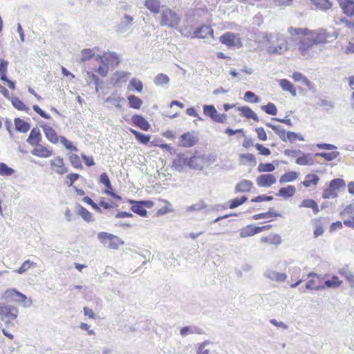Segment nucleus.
<instances>
[{"instance_id":"obj_1","label":"nucleus","mask_w":354,"mask_h":354,"mask_svg":"<svg viewBox=\"0 0 354 354\" xmlns=\"http://www.w3.org/2000/svg\"><path fill=\"white\" fill-rule=\"evenodd\" d=\"M263 39L268 42V53L270 54L281 55L288 50V44L282 35L266 33Z\"/></svg>"},{"instance_id":"obj_2","label":"nucleus","mask_w":354,"mask_h":354,"mask_svg":"<svg viewBox=\"0 0 354 354\" xmlns=\"http://www.w3.org/2000/svg\"><path fill=\"white\" fill-rule=\"evenodd\" d=\"M19 309L12 305L0 304V319L4 322L8 328L15 327L12 321L17 318Z\"/></svg>"},{"instance_id":"obj_3","label":"nucleus","mask_w":354,"mask_h":354,"mask_svg":"<svg viewBox=\"0 0 354 354\" xmlns=\"http://www.w3.org/2000/svg\"><path fill=\"white\" fill-rule=\"evenodd\" d=\"M180 22V17L173 10L165 8L160 14V24L162 26L176 28Z\"/></svg>"},{"instance_id":"obj_4","label":"nucleus","mask_w":354,"mask_h":354,"mask_svg":"<svg viewBox=\"0 0 354 354\" xmlns=\"http://www.w3.org/2000/svg\"><path fill=\"white\" fill-rule=\"evenodd\" d=\"M313 37L317 44H323L333 41L338 37V33L335 30H328L326 29H319L309 31Z\"/></svg>"},{"instance_id":"obj_5","label":"nucleus","mask_w":354,"mask_h":354,"mask_svg":"<svg viewBox=\"0 0 354 354\" xmlns=\"http://www.w3.org/2000/svg\"><path fill=\"white\" fill-rule=\"evenodd\" d=\"M97 238L105 248L111 250H118L124 243L118 236L105 232L98 233Z\"/></svg>"},{"instance_id":"obj_6","label":"nucleus","mask_w":354,"mask_h":354,"mask_svg":"<svg viewBox=\"0 0 354 354\" xmlns=\"http://www.w3.org/2000/svg\"><path fill=\"white\" fill-rule=\"evenodd\" d=\"M345 187L346 183L343 179H333L330 181L328 187L324 191L322 197L324 198H334L337 197L338 191Z\"/></svg>"},{"instance_id":"obj_7","label":"nucleus","mask_w":354,"mask_h":354,"mask_svg":"<svg viewBox=\"0 0 354 354\" xmlns=\"http://www.w3.org/2000/svg\"><path fill=\"white\" fill-rule=\"evenodd\" d=\"M219 41L221 44L226 45L228 47H236L241 48L243 46V42L240 35L232 32H227L223 34Z\"/></svg>"},{"instance_id":"obj_8","label":"nucleus","mask_w":354,"mask_h":354,"mask_svg":"<svg viewBox=\"0 0 354 354\" xmlns=\"http://www.w3.org/2000/svg\"><path fill=\"white\" fill-rule=\"evenodd\" d=\"M308 278L310 279L306 283V288L308 290H319L325 289L323 284L324 278L317 273L310 272L308 274Z\"/></svg>"},{"instance_id":"obj_9","label":"nucleus","mask_w":354,"mask_h":354,"mask_svg":"<svg viewBox=\"0 0 354 354\" xmlns=\"http://www.w3.org/2000/svg\"><path fill=\"white\" fill-rule=\"evenodd\" d=\"M203 113L210 118L213 121L218 123H224L227 120V115L218 113L213 105L205 104L203 106Z\"/></svg>"},{"instance_id":"obj_10","label":"nucleus","mask_w":354,"mask_h":354,"mask_svg":"<svg viewBox=\"0 0 354 354\" xmlns=\"http://www.w3.org/2000/svg\"><path fill=\"white\" fill-rule=\"evenodd\" d=\"M316 45H317V43H315L313 37H312V35L309 32L308 34L300 41L299 50L302 55L305 56L308 54Z\"/></svg>"},{"instance_id":"obj_11","label":"nucleus","mask_w":354,"mask_h":354,"mask_svg":"<svg viewBox=\"0 0 354 354\" xmlns=\"http://www.w3.org/2000/svg\"><path fill=\"white\" fill-rule=\"evenodd\" d=\"M134 19L133 17L125 14L120 19V23L116 26L115 30L118 32L127 31L132 26Z\"/></svg>"},{"instance_id":"obj_12","label":"nucleus","mask_w":354,"mask_h":354,"mask_svg":"<svg viewBox=\"0 0 354 354\" xmlns=\"http://www.w3.org/2000/svg\"><path fill=\"white\" fill-rule=\"evenodd\" d=\"M276 178L272 174H261L257 178V184L259 187H268L276 183Z\"/></svg>"},{"instance_id":"obj_13","label":"nucleus","mask_w":354,"mask_h":354,"mask_svg":"<svg viewBox=\"0 0 354 354\" xmlns=\"http://www.w3.org/2000/svg\"><path fill=\"white\" fill-rule=\"evenodd\" d=\"M204 156H193L189 158V168L196 170H202L205 164Z\"/></svg>"},{"instance_id":"obj_14","label":"nucleus","mask_w":354,"mask_h":354,"mask_svg":"<svg viewBox=\"0 0 354 354\" xmlns=\"http://www.w3.org/2000/svg\"><path fill=\"white\" fill-rule=\"evenodd\" d=\"M105 101L110 103L117 109H121L122 104L124 102L125 100L118 93V91H115L112 93Z\"/></svg>"},{"instance_id":"obj_15","label":"nucleus","mask_w":354,"mask_h":354,"mask_svg":"<svg viewBox=\"0 0 354 354\" xmlns=\"http://www.w3.org/2000/svg\"><path fill=\"white\" fill-rule=\"evenodd\" d=\"M264 276L269 279L277 282H283L287 279L286 273L276 272L272 270H267L264 272Z\"/></svg>"},{"instance_id":"obj_16","label":"nucleus","mask_w":354,"mask_h":354,"mask_svg":"<svg viewBox=\"0 0 354 354\" xmlns=\"http://www.w3.org/2000/svg\"><path fill=\"white\" fill-rule=\"evenodd\" d=\"M292 77L295 82H301L304 84H305L310 91L313 92H315L316 89L313 84L301 73L299 72H294L292 75Z\"/></svg>"},{"instance_id":"obj_17","label":"nucleus","mask_w":354,"mask_h":354,"mask_svg":"<svg viewBox=\"0 0 354 354\" xmlns=\"http://www.w3.org/2000/svg\"><path fill=\"white\" fill-rule=\"evenodd\" d=\"M214 30L209 26H202L194 31V37L205 39L213 37Z\"/></svg>"},{"instance_id":"obj_18","label":"nucleus","mask_w":354,"mask_h":354,"mask_svg":"<svg viewBox=\"0 0 354 354\" xmlns=\"http://www.w3.org/2000/svg\"><path fill=\"white\" fill-rule=\"evenodd\" d=\"M50 165L53 167L57 168L55 171L59 174H64L68 171L66 167H64V162L63 158L60 157H56L50 160Z\"/></svg>"},{"instance_id":"obj_19","label":"nucleus","mask_w":354,"mask_h":354,"mask_svg":"<svg viewBox=\"0 0 354 354\" xmlns=\"http://www.w3.org/2000/svg\"><path fill=\"white\" fill-rule=\"evenodd\" d=\"M41 127L46 138L53 144L57 143L59 137H58L55 131L52 127L47 125H42Z\"/></svg>"},{"instance_id":"obj_20","label":"nucleus","mask_w":354,"mask_h":354,"mask_svg":"<svg viewBox=\"0 0 354 354\" xmlns=\"http://www.w3.org/2000/svg\"><path fill=\"white\" fill-rule=\"evenodd\" d=\"M198 139L190 132L185 133L181 136L182 146L185 147H191L196 145Z\"/></svg>"},{"instance_id":"obj_21","label":"nucleus","mask_w":354,"mask_h":354,"mask_svg":"<svg viewBox=\"0 0 354 354\" xmlns=\"http://www.w3.org/2000/svg\"><path fill=\"white\" fill-rule=\"evenodd\" d=\"M189 165V158L184 154H179L178 158L173 162V167L177 170H182L184 167Z\"/></svg>"},{"instance_id":"obj_22","label":"nucleus","mask_w":354,"mask_h":354,"mask_svg":"<svg viewBox=\"0 0 354 354\" xmlns=\"http://www.w3.org/2000/svg\"><path fill=\"white\" fill-rule=\"evenodd\" d=\"M339 6L347 16L354 15V1L353 0H340Z\"/></svg>"},{"instance_id":"obj_23","label":"nucleus","mask_w":354,"mask_h":354,"mask_svg":"<svg viewBox=\"0 0 354 354\" xmlns=\"http://www.w3.org/2000/svg\"><path fill=\"white\" fill-rule=\"evenodd\" d=\"M129 203L132 205L131 209L140 216L145 217L147 216V210L143 207L142 203L137 201L130 200Z\"/></svg>"},{"instance_id":"obj_24","label":"nucleus","mask_w":354,"mask_h":354,"mask_svg":"<svg viewBox=\"0 0 354 354\" xmlns=\"http://www.w3.org/2000/svg\"><path fill=\"white\" fill-rule=\"evenodd\" d=\"M160 0H145V6L153 15L160 12Z\"/></svg>"},{"instance_id":"obj_25","label":"nucleus","mask_w":354,"mask_h":354,"mask_svg":"<svg viewBox=\"0 0 354 354\" xmlns=\"http://www.w3.org/2000/svg\"><path fill=\"white\" fill-rule=\"evenodd\" d=\"M131 120L134 124L144 131H148L150 129L149 123L141 115H134Z\"/></svg>"},{"instance_id":"obj_26","label":"nucleus","mask_w":354,"mask_h":354,"mask_svg":"<svg viewBox=\"0 0 354 354\" xmlns=\"http://www.w3.org/2000/svg\"><path fill=\"white\" fill-rule=\"evenodd\" d=\"M41 140V134L37 128L31 130L30 133L27 139V142L31 145H37Z\"/></svg>"},{"instance_id":"obj_27","label":"nucleus","mask_w":354,"mask_h":354,"mask_svg":"<svg viewBox=\"0 0 354 354\" xmlns=\"http://www.w3.org/2000/svg\"><path fill=\"white\" fill-rule=\"evenodd\" d=\"M32 153L34 156L41 158H48L53 154L51 151L39 144L37 145V147L32 151Z\"/></svg>"},{"instance_id":"obj_28","label":"nucleus","mask_w":354,"mask_h":354,"mask_svg":"<svg viewBox=\"0 0 354 354\" xmlns=\"http://www.w3.org/2000/svg\"><path fill=\"white\" fill-rule=\"evenodd\" d=\"M120 63L119 56L114 52L105 53V64L108 66H115Z\"/></svg>"},{"instance_id":"obj_29","label":"nucleus","mask_w":354,"mask_h":354,"mask_svg":"<svg viewBox=\"0 0 354 354\" xmlns=\"http://www.w3.org/2000/svg\"><path fill=\"white\" fill-rule=\"evenodd\" d=\"M16 131L21 133H26L29 131L30 125L28 122L17 118L14 120Z\"/></svg>"},{"instance_id":"obj_30","label":"nucleus","mask_w":354,"mask_h":354,"mask_svg":"<svg viewBox=\"0 0 354 354\" xmlns=\"http://www.w3.org/2000/svg\"><path fill=\"white\" fill-rule=\"evenodd\" d=\"M280 87L284 91L289 92L293 97L297 95L296 88L294 85L288 80L282 79L279 81Z\"/></svg>"},{"instance_id":"obj_31","label":"nucleus","mask_w":354,"mask_h":354,"mask_svg":"<svg viewBox=\"0 0 354 354\" xmlns=\"http://www.w3.org/2000/svg\"><path fill=\"white\" fill-rule=\"evenodd\" d=\"M253 183L249 180H243L237 183L235 187L236 192H250L252 187Z\"/></svg>"},{"instance_id":"obj_32","label":"nucleus","mask_w":354,"mask_h":354,"mask_svg":"<svg viewBox=\"0 0 354 354\" xmlns=\"http://www.w3.org/2000/svg\"><path fill=\"white\" fill-rule=\"evenodd\" d=\"M295 162L299 165H312L314 163V160L310 154H306L302 151V153L299 154L298 158H296Z\"/></svg>"},{"instance_id":"obj_33","label":"nucleus","mask_w":354,"mask_h":354,"mask_svg":"<svg viewBox=\"0 0 354 354\" xmlns=\"http://www.w3.org/2000/svg\"><path fill=\"white\" fill-rule=\"evenodd\" d=\"M13 301L16 303H24L23 306L25 308L30 307L32 304V300L31 298L28 299L27 297L24 294L19 292L18 290Z\"/></svg>"},{"instance_id":"obj_34","label":"nucleus","mask_w":354,"mask_h":354,"mask_svg":"<svg viewBox=\"0 0 354 354\" xmlns=\"http://www.w3.org/2000/svg\"><path fill=\"white\" fill-rule=\"evenodd\" d=\"M296 192V189L292 185H288L286 187H281L277 194L279 196L283 197L284 198H290Z\"/></svg>"},{"instance_id":"obj_35","label":"nucleus","mask_w":354,"mask_h":354,"mask_svg":"<svg viewBox=\"0 0 354 354\" xmlns=\"http://www.w3.org/2000/svg\"><path fill=\"white\" fill-rule=\"evenodd\" d=\"M77 213L86 222H91L94 221L92 213L89 212L86 209L81 205H78L77 207Z\"/></svg>"},{"instance_id":"obj_36","label":"nucleus","mask_w":354,"mask_h":354,"mask_svg":"<svg viewBox=\"0 0 354 354\" xmlns=\"http://www.w3.org/2000/svg\"><path fill=\"white\" fill-rule=\"evenodd\" d=\"M241 111L243 115L248 119H253L256 122H259V119L257 115L248 106H242L237 109Z\"/></svg>"},{"instance_id":"obj_37","label":"nucleus","mask_w":354,"mask_h":354,"mask_svg":"<svg viewBox=\"0 0 354 354\" xmlns=\"http://www.w3.org/2000/svg\"><path fill=\"white\" fill-rule=\"evenodd\" d=\"M203 330L196 326H185L180 330V334L185 337L192 334H202Z\"/></svg>"},{"instance_id":"obj_38","label":"nucleus","mask_w":354,"mask_h":354,"mask_svg":"<svg viewBox=\"0 0 354 354\" xmlns=\"http://www.w3.org/2000/svg\"><path fill=\"white\" fill-rule=\"evenodd\" d=\"M299 207H300L311 208L315 214H317L319 212V209L317 203L313 199L304 200L301 203Z\"/></svg>"},{"instance_id":"obj_39","label":"nucleus","mask_w":354,"mask_h":354,"mask_svg":"<svg viewBox=\"0 0 354 354\" xmlns=\"http://www.w3.org/2000/svg\"><path fill=\"white\" fill-rule=\"evenodd\" d=\"M259 229L255 228V226L250 225L241 230L240 236L241 238H245L257 234V231Z\"/></svg>"},{"instance_id":"obj_40","label":"nucleus","mask_w":354,"mask_h":354,"mask_svg":"<svg viewBox=\"0 0 354 354\" xmlns=\"http://www.w3.org/2000/svg\"><path fill=\"white\" fill-rule=\"evenodd\" d=\"M319 178L316 174H308L305 180L302 182V184L306 187H310L312 185H316L319 182Z\"/></svg>"},{"instance_id":"obj_41","label":"nucleus","mask_w":354,"mask_h":354,"mask_svg":"<svg viewBox=\"0 0 354 354\" xmlns=\"http://www.w3.org/2000/svg\"><path fill=\"white\" fill-rule=\"evenodd\" d=\"M130 131L136 138L143 145H147L150 140L151 136L149 135L143 134L133 129H131Z\"/></svg>"},{"instance_id":"obj_42","label":"nucleus","mask_w":354,"mask_h":354,"mask_svg":"<svg viewBox=\"0 0 354 354\" xmlns=\"http://www.w3.org/2000/svg\"><path fill=\"white\" fill-rule=\"evenodd\" d=\"M342 283V281L339 280V278L336 275H333L331 279H328L324 281L325 288H337L339 287Z\"/></svg>"},{"instance_id":"obj_43","label":"nucleus","mask_w":354,"mask_h":354,"mask_svg":"<svg viewBox=\"0 0 354 354\" xmlns=\"http://www.w3.org/2000/svg\"><path fill=\"white\" fill-rule=\"evenodd\" d=\"M129 105L131 108L139 109L142 104V100L133 95L128 96Z\"/></svg>"},{"instance_id":"obj_44","label":"nucleus","mask_w":354,"mask_h":354,"mask_svg":"<svg viewBox=\"0 0 354 354\" xmlns=\"http://www.w3.org/2000/svg\"><path fill=\"white\" fill-rule=\"evenodd\" d=\"M338 272L347 279V281L351 283V287L354 286V274L352 272L348 270L347 268H343L340 269Z\"/></svg>"},{"instance_id":"obj_45","label":"nucleus","mask_w":354,"mask_h":354,"mask_svg":"<svg viewBox=\"0 0 354 354\" xmlns=\"http://www.w3.org/2000/svg\"><path fill=\"white\" fill-rule=\"evenodd\" d=\"M207 207V205L203 201H200L192 205L186 207L187 212H198Z\"/></svg>"},{"instance_id":"obj_46","label":"nucleus","mask_w":354,"mask_h":354,"mask_svg":"<svg viewBox=\"0 0 354 354\" xmlns=\"http://www.w3.org/2000/svg\"><path fill=\"white\" fill-rule=\"evenodd\" d=\"M317 8L320 10H328L332 4L328 0H310Z\"/></svg>"},{"instance_id":"obj_47","label":"nucleus","mask_w":354,"mask_h":354,"mask_svg":"<svg viewBox=\"0 0 354 354\" xmlns=\"http://www.w3.org/2000/svg\"><path fill=\"white\" fill-rule=\"evenodd\" d=\"M212 344V342L209 340H205L198 345L196 354H209V348L207 347Z\"/></svg>"},{"instance_id":"obj_48","label":"nucleus","mask_w":354,"mask_h":354,"mask_svg":"<svg viewBox=\"0 0 354 354\" xmlns=\"http://www.w3.org/2000/svg\"><path fill=\"white\" fill-rule=\"evenodd\" d=\"M298 176V174L295 171H290L282 175L279 179L280 183L291 182L295 180Z\"/></svg>"},{"instance_id":"obj_49","label":"nucleus","mask_w":354,"mask_h":354,"mask_svg":"<svg viewBox=\"0 0 354 354\" xmlns=\"http://www.w3.org/2000/svg\"><path fill=\"white\" fill-rule=\"evenodd\" d=\"M37 266V263L33 262V261H31L30 260H26L23 263L22 265L21 266V267L16 270L15 272L18 273V274H23L24 272H26L28 269H30L31 267H36Z\"/></svg>"},{"instance_id":"obj_50","label":"nucleus","mask_w":354,"mask_h":354,"mask_svg":"<svg viewBox=\"0 0 354 354\" xmlns=\"http://www.w3.org/2000/svg\"><path fill=\"white\" fill-rule=\"evenodd\" d=\"M8 66V62L0 59V78L1 80H7V69Z\"/></svg>"},{"instance_id":"obj_51","label":"nucleus","mask_w":354,"mask_h":354,"mask_svg":"<svg viewBox=\"0 0 354 354\" xmlns=\"http://www.w3.org/2000/svg\"><path fill=\"white\" fill-rule=\"evenodd\" d=\"M169 82V77L164 73L158 74L153 80L154 84L157 86L167 84Z\"/></svg>"},{"instance_id":"obj_52","label":"nucleus","mask_w":354,"mask_h":354,"mask_svg":"<svg viewBox=\"0 0 354 354\" xmlns=\"http://www.w3.org/2000/svg\"><path fill=\"white\" fill-rule=\"evenodd\" d=\"M261 109L269 115H276L277 113V106L272 102H269L266 105L261 106Z\"/></svg>"},{"instance_id":"obj_53","label":"nucleus","mask_w":354,"mask_h":354,"mask_svg":"<svg viewBox=\"0 0 354 354\" xmlns=\"http://www.w3.org/2000/svg\"><path fill=\"white\" fill-rule=\"evenodd\" d=\"M95 49L85 48L81 51V61L86 62L95 55Z\"/></svg>"},{"instance_id":"obj_54","label":"nucleus","mask_w":354,"mask_h":354,"mask_svg":"<svg viewBox=\"0 0 354 354\" xmlns=\"http://www.w3.org/2000/svg\"><path fill=\"white\" fill-rule=\"evenodd\" d=\"M288 32L291 35H303L304 37L307 35L309 32V30L308 28H293L290 27L288 28Z\"/></svg>"},{"instance_id":"obj_55","label":"nucleus","mask_w":354,"mask_h":354,"mask_svg":"<svg viewBox=\"0 0 354 354\" xmlns=\"http://www.w3.org/2000/svg\"><path fill=\"white\" fill-rule=\"evenodd\" d=\"M247 201H248V197H246L245 196H243L241 198H236L230 201L229 207L230 209L236 208V207H239V205H242L243 203H244L245 202H246Z\"/></svg>"},{"instance_id":"obj_56","label":"nucleus","mask_w":354,"mask_h":354,"mask_svg":"<svg viewBox=\"0 0 354 354\" xmlns=\"http://www.w3.org/2000/svg\"><path fill=\"white\" fill-rule=\"evenodd\" d=\"M339 153L338 151H332V152H329V153H325V152L317 153L315 155L317 156H321V157L324 158L326 160L331 161V160L335 159L339 156Z\"/></svg>"},{"instance_id":"obj_57","label":"nucleus","mask_w":354,"mask_h":354,"mask_svg":"<svg viewBox=\"0 0 354 354\" xmlns=\"http://www.w3.org/2000/svg\"><path fill=\"white\" fill-rule=\"evenodd\" d=\"M318 105L324 107L326 111H330L335 106V104L333 101L324 98H321L319 100Z\"/></svg>"},{"instance_id":"obj_58","label":"nucleus","mask_w":354,"mask_h":354,"mask_svg":"<svg viewBox=\"0 0 354 354\" xmlns=\"http://www.w3.org/2000/svg\"><path fill=\"white\" fill-rule=\"evenodd\" d=\"M272 216H280V214L277 212H273L271 210L268 212L260 213L255 214L252 216L254 220L262 219V218H270Z\"/></svg>"},{"instance_id":"obj_59","label":"nucleus","mask_w":354,"mask_h":354,"mask_svg":"<svg viewBox=\"0 0 354 354\" xmlns=\"http://www.w3.org/2000/svg\"><path fill=\"white\" fill-rule=\"evenodd\" d=\"M12 104L15 108L17 109L20 111H28L29 108L26 106V105L20 100L18 97H13L12 99Z\"/></svg>"},{"instance_id":"obj_60","label":"nucleus","mask_w":354,"mask_h":354,"mask_svg":"<svg viewBox=\"0 0 354 354\" xmlns=\"http://www.w3.org/2000/svg\"><path fill=\"white\" fill-rule=\"evenodd\" d=\"M15 173V170L9 167L6 164L3 162L0 163V175L9 176Z\"/></svg>"},{"instance_id":"obj_61","label":"nucleus","mask_w":354,"mask_h":354,"mask_svg":"<svg viewBox=\"0 0 354 354\" xmlns=\"http://www.w3.org/2000/svg\"><path fill=\"white\" fill-rule=\"evenodd\" d=\"M257 169L259 172H271L275 167L272 163H260Z\"/></svg>"},{"instance_id":"obj_62","label":"nucleus","mask_w":354,"mask_h":354,"mask_svg":"<svg viewBox=\"0 0 354 354\" xmlns=\"http://www.w3.org/2000/svg\"><path fill=\"white\" fill-rule=\"evenodd\" d=\"M297 139L301 141H304V137L299 133H295L292 131L287 132L286 141L288 140L291 143H293Z\"/></svg>"},{"instance_id":"obj_63","label":"nucleus","mask_w":354,"mask_h":354,"mask_svg":"<svg viewBox=\"0 0 354 354\" xmlns=\"http://www.w3.org/2000/svg\"><path fill=\"white\" fill-rule=\"evenodd\" d=\"M244 100L251 103H258L259 98L252 91H247L244 95Z\"/></svg>"},{"instance_id":"obj_64","label":"nucleus","mask_w":354,"mask_h":354,"mask_svg":"<svg viewBox=\"0 0 354 354\" xmlns=\"http://www.w3.org/2000/svg\"><path fill=\"white\" fill-rule=\"evenodd\" d=\"M129 85L138 92H141L143 88V84L142 82L136 78L131 80Z\"/></svg>"}]
</instances>
